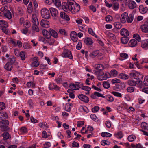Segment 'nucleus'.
Instances as JSON below:
<instances>
[{"label": "nucleus", "instance_id": "nucleus-1", "mask_svg": "<svg viewBox=\"0 0 148 148\" xmlns=\"http://www.w3.org/2000/svg\"><path fill=\"white\" fill-rule=\"evenodd\" d=\"M75 1L73 0H67V3L66 2L62 3V7L63 10L66 12H69L71 11V5L74 3Z\"/></svg>", "mask_w": 148, "mask_h": 148}, {"label": "nucleus", "instance_id": "nucleus-2", "mask_svg": "<svg viewBox=\"0 0 148 148\" xmlns=\"http://www.w3.org/2000/svg\"><path fill=\"white\" fill-rule=\"evenodd\" d=\"M3 14L4 16L8 19H10L12 18V14L9 10H8L7 6L1 8L0 10V15L2 14Z\"/></svg>", "mask_w": 148, "mask_h": 148}, {"label": "nucleus", "instance_id": "nucleus-3", "mask_svg": "<svg viewBox=\"0 0 148 148\" xmlns=\"http://www.w3.org/2000/svg\"><path fill=\"white\" fill-rule=\"evenodd\" d=\"M9 124V121L7 120H3L0 121V128L1 131H8L10 130V128L8 127Z\"/></svg>", "mask_w": 148, "mask_h": 148}, {"label": "nucleus", "instance_id": "nucleus-4", "mask_svg": "<svg viewBox=\"0 0 148 148\" xmlns=\"http://www.w3.org/2000/svg\"><path fill=\"white\" fill-rule=\"evenodd\" d=\"M32 20L33 23L32 26L33 29L37 32H39V29L38 27V25H39V22L35 14H32Z\"/></svg>", "mask_w": 148, "mask_h": 148}, {"label": "nucleus", "instance_id": "nucleus-5", "mask_svg": "<svg viewBox=\"0 0 148 148\" xmlns=\"http://www.w3.org/2000/svg\"><path fill=\"white\" fill-rule=\"evenodd\" d=\"M41 14L42 17L45 19H48L50 17L49 11L46 8H44L42 9Z\"/></svg>", "mask_w": 148, "mask_h": 148}, {"label": "nucleus", "instance_id": "nucleus-6", "mask_svg": "<svg viewBox=\"0 0 148 148\" xmlns=\"http://www.w3.org/2000/svg\"><path fill=\"white\" fill-rule=\"evenodd\" d=\"M70 11L73 14H75L78 12L80 10V6L75 2L74 3L71 5Z\"/></svg>", "mask_w": 148, "mask_h": 148}, {"label": "nucleus", "instance_id": "nucleus-7", "mask_svg": "<svg viewBox=\"0 0 148 148\" xmlns=\"http://www.w3.org/2000/svg\"><path fill=\"white\" fill-rule=\"evenodd\" d=\"M130 75L132 78L136 79H141L143 78V76L140 73L134 71L130 73Z\"/></svg>", "mask_w": 148, "mask_h": 148}, {"label": "nucleus", "instance_id": "nucleus-8", "mask_svg": "<svg viewBox=\"0 0 148 148\" xmlns=\"http://www.w3.org/2000/svg\"><path fill=\"white\" fill-rule=\"evenodd\" d=\"M62 55L64 57H67L70 59H72L73 58L71 51L67 50H64Z\"/></svg>", "mask_w": 148, "mask_h": 148}, {"label": "nucleus", "instance_id": "nucleus-9", "mask_svg": "<svg viewBox=\"0 0 148 148\" xmlns=\"http://www.w3.org/2000/svg\"><path fill=\"white\" fill-rule=\"evenodd\" d=\"M126 3L128 4V6L130 9H133L136 7V5L134 1L131 0H126Z\"/></svg>", "mask_w": 148, "mask_h": 148}, {"label": "nucleus", "instance_id": "nucleus-10", "mask_svg": "<svg viewBox=\"0 0 148 148\" xmlns=\"http://www.w3.org/2000/svg\"><path fill=\"white\" fill-rule=\"evenodd\" d=\"M78 97L81 100L85 103H87L89 101L88 97L83 94L78 95Z\"/></svg>", "mask_w": 148, "mask_h": 148}, {"label": "nucleus", "instance_id": "nucleus-11", "mask_svg": "<svg viewBox=\"0 0 148 148\" xmlns=\"http://www.w3.org/2000/svg\"><path fill=\"white\" fill-rule=\"evenodd\" d=\"M50 13L52 16L54 18H56L58 15V10L55 8H49Z\"/></svg>", "mask_w": 148, "mask_h": 148}, {"label": "nucleus", "instance_id": "nucleus-12", "mask_svg": "<svg viewBox=\"0 0 148 148\" xmlns=\"http://www.w3.org/2000/svg\"><path fill=\"white\" fill-rule=\"evenodd\" d=\"M95 73L97 76L98 79L99 80L101 81V80L100 79H102L104 74V73L103 71V70L95 71Z\"/></svg>", "mask_w": 148, "mask_h": 148}, {"label": "nucleus", "instance_id": "nucleus-13", "mask_svg": "<svg viewBox=\"0 0 148 148\" xmlns=\"http://www.w3.org/2000/svg\"><path fill=\"white\" fill-rule=\"evenodd\" d=\"M128 16V13L126 12H125L121 14V21L122 23H124L126 22Z\"/></svg>", "mask_w": 148, "mask_h": 148}, {"label": "nucleus", "instance_id": "nucleus-14", "mask_svg": "<svg viewBox=\"0 0 148 148\" xmlns=\"http://www.w3.org/2000/svg\"><path fill=\"white\" fill-rule=\"evenodd\" d=\"M142 31L145 33H148V23L146 22L141 26Z\"/></svg>", "mask_w": 148, "mask_h": 148}, {"label": "nucleus", "instance_id": "nucleus-15", "mask_svg": "<svg viewBox=\"0 0 148 148\" xmlns=\"http://www.w3.org/2000/svg\"><path fill=\"white\" fill-rule=\"evenodd\" d=\"M40 24L42 27L47 28L49 27V23L47 20L42 19L40 21Z\"/></svg>", "mask_w": 148, "mask_h": 148}, {"label": "nucleus", "instance_id": "nucleus-16", "mask_svg": "<svg viewBox=\"0 0 148 148\" xmlns=\"http://www.w3.org/2000/svg\"><path fill=\"white\" fill-rule=\"evenodd\" d=\"M121 34L125 37H127L130 34L129 32L125 28H123L121 30Z\"/></svg>", "mask_w": 148, "mask_h": 148}, {"label": "nucleus", "instance_id": "nucleus-17", "mask_svg": "<svg viewBox=\"0 0 148 148\" xmlns=\"http://www.w3.org/2000/svg\"><path fill=\"white\" fill-rule=\"evenodd\" d=\"M60 16L61 18L65 20L69 21L70 20L69 17L64 12L60 13Z\"/></svg>", "mask_w": 148, "mask_h": 148}, {"label": "nucleus", "instance_id": "nucleus-18", "mask_svg": "<svg viewBox=\"0 0 148 148\" xmlns=\"http://www.w3.org/2000/svg\"><path fill=\"white\" fill-rule=\"evenodd\" d=\"M50 35H51L53 37L56 38L58 36L57 33L54 30L51 28H49L48 29Z\"/></svg>", "mask_w": 148, "mask_h": 148}, {"label": "nucleus", "instance_id": "nucleus-19", "mask_svg": "<svg viewBox=\"0 0 148 148\" xmlns=\"http://www.w3.org/2000/svg\"><path fill=\"white\" fill-rule=\"evenodd\" d=\"M3 137V140H4L11 138V136L8 132H5L3 133L1 135Z\"/></svg>", "mask_w": 148, "mask_h": 148}, {"label": "nucleus", "instance_id": "nucleus-20", "mask_svg": "<svg viewBox=\"0 0 148 148\" xmlns=\"http://www.w3.org/2000/svg\"><path fill=\"white\" fill-rule=\"evenodd\" d=\"M137 40L135 39H132L131 40L129 43V45L131 47H135L137 45Z\"/></svg>", "mask_w": 148, "mask_h": 148}, {"label": "nucleus", "instance_id": "nucleus-21", "mask_svg": "<svg viewBox=\"0 0 148 148\" xmlns=\"http://www.w3.org/2000/svg\"><path fill=\"white\" fill-rule=\"evenodd\" d=\"M140 12L142 14H145L147 11V8L146 7H144L142 5H140L139 8Z\"/></svg>", "mask_w": 148, "mask_h": 148}, {"label": "nucleus", "instance_id": "nucleus-22", "mask_svg": "<svg viewBox=\"0 0 148 148\" xmlns=\"http://www.w3.org/2000/svg\"><path fill=\"white\" fill-rule=\"evenodd\" d=\"M38 58L37 57H35L33 58L32 64L33 66L37 67L39 65V63L38 62Z\"/></svg>", "mask_w": 148, "mask_h": 148}, {"label": "nucleus", "instance_id": "nucleus-23", "mask_svg": "<svg viewBox=\"0 0 148 148\" xmlns=\"http://www.w3.org/2000/svg\"><path fill=\"white\" fill-rule=\"evenodd\" d=\"M84 42L87 45H92L93 43L92 39L90 38L89 37L86 38L84 40Z\"/></svg>", "mask_w": 148, "mask_h": 148}, {"label": "nucleus", "instance_id": "nucleus-24", "mask_svg": "<svg viewBox=\"0 0 148 148\" xmlns=\"http://www.w3.org/2000/svg\"><path fill=\"white\" fill-rule=\"evenodd\" d=\"M142 47L145 49H147L148 48V40H144L142 42Z\"/></svg>", "mask_w": 148, "mask_h": 148}, {"label": "nucleus", "instance_id": "nucleus-25", "mask_svg": "<svg viewBox=\"0 0 148 148\" xmlns=\"http://www.w3.org/2000/svg\"><path fill=\"white\" fill-rule=\"evenodd\" d=\"M43 36L46 38L49 39L50 38L51 36L49 31L46 30H43L42 31Z\"/></svg>", "mask_w": 148, "mask_h": 148}, {"label": "nucleus", "instance_id": "nucleus-26", "mask_svg": "<svg viewBox=\"0 0 148 148\" xmlns=\"http://www.w3.org/2000/svg\"><path fill=\"white\" fill-rule=\"evenodd\" d=\"M95 69H96V71H101L103 70L104 69V66L101 64H98L95 65Z\"/></svg>", "mask_w": 148, "mask_h": 148}, {"label": "nucleus", "instance_id": "nucleus-27", "mask_svg": "<svg viewBox=\"0 0 148 148\" xmlns=\"http://www.w3.org/2000/svg\"><path fill=\"white\" fill-rule=\"evenodd\" d=\"M110 77L111 75L110 73L108 72H106L104 73V75L102 77V79L101 78L100 79L101 80H105L107 79Z\"/></svg>", "mask_w": 148, "mask_h": 148}, {"label": "nucleus", "instance_id": "nucleus-28", "mask_svg": "<svg viewBox=\"0 0 148 148\" xmlns=\"http://www.w3.org/2000/svg\"><path fill=\"white\" fill-rule=\"evenodd\" d=\"M4 68L8 71H10L12 69V65L9 62H7L4 66Z\"/></svg>", "mask_w": 148, "mask_h": 148}, {"label": "nucleus", "instance_id": "nucleus-29", "mask_svg": "<svg viewBox=\"0 0 148 148\" xmlns=\"http://www.w3.org/2000/svg\"><path fill=\"white\" fill-rule=\"evenodd\" d=\"M99 53L98 50L94 51L90 54V56L92 58H94L97 56Z\"/></svg>", "mask_w": 148, "mask_h": 148}, {"label": "nucleus", "instance_id": "nucleus-30", "mask_svg": "<svg viewBox=\"0 0 148 148\" xmlns=\"http://www.w3.org/2000/svg\"><path fill=\"white\" fill-rule=\"evenodd\" d=\"M8 26V23L4 20H0V27L1 28L7 27Z\"/></svg>", "mask_w": 148, "mask_h": 148}, {"label": "nucleus", "instance_id": "nucleus-31", "mask_svg": "<svg viewBox=\"0 0 148 148\" xmlns=\"http://www.w3.org/2000/svg\"><path fill=\"white\" fill-rule=\"evenodd\" d=\"M19 56L23 60H25L27 57L26 53L23 51H21L20 53Z\"/></svg>", "mask_w": 148, "mask_h": 148}, {"label": "nucleus", "instance_id": "nucleus-32", "mask_svg": "<svg viewBox=\"0 0 148 148\" xmlns=\"http://www.w3.org/2000/svg\"><path fill=\"white\" fill-rule=\"evenodd\" d=\"M141 126L142 128L145 130H148V124L145 122L141 123Z\"/></svg>", "mask_w": 148, "mask_h": 148}, {"label": "nucleus", "instance_id": "nucleus-33", "mask_svg": "<svg viewBox=\"0 0 148 148\" xmlns=\"http://www.w3.org/2000/svg\"><path fill=\"white\" fill-rule=\"evenodd\" d=\"M129 40V38L127 37L124 36L121 38V42L122 43L124 44L127 43Z\"/></svg>", "mask_w": 148, "mask_h": 148}, {"label": "nucleus", "instance_id": "nucleus-34", "mask_svg": "<svg viewBox=\"0 0 148 148\" xmlns=\"http://www.w3.org/2000/svg\"><path fill=\"white\" fill-rule=\"evenodd\" d=\"M114 25L115 27L117 29H120L122 27V24L119 22H115L114 24Z\"/></svg>", "mask_w": 148, "mask_h": 148}, {"label": "nucleus", "instance_id": "nucleus-35", "mask_svg": "<svg viewBox=\"0 0 148 148\" xmlns=\"http://www.w3.org/2000/svg\"><path fill=\"white\" fill-rule=\"evenodd\" d=\"M137 81L134 80H129L128 81V83L131 86H135L137 84Z\"/></svg>", "mask_w": 148, "mask_h": 148}, {"label": "nucleus", "instance_id": "nucleus-36", "mask_svg": "<svg viewBox=\"0 0 148 148\" xmlns=\"http://www.w3.org/2000/svg\"><path fill=\"white\" fill-rule=\"evenodd\" d=\"M8 118V116L5 112H0V119Z\"/></svg>", "mask_w": 148, "mask_h": 148}, {"label": "nucleus", "instance_id": "nucleus-37", "mask_svg": "<svg viewBox=\"0 0 148 148\" xmlns=\"http://www.w3.org/2000/svg\"><path fill=\"white\" fill-rule=\"evenodd\" d=\"M119 78L124 79H128L129 76L125 74L121 73L119 75Z\"/></svg>", "mask_w": 148, "mask_h": 148}, {"label": "nucleus", "instance_id": "nucleus-38", "mask_svg": "<svg viewBox=\"0 0 148 148\" xmlns=\"http://www.w3.org/2000/svg\"><path fill=\"white\" fill-rule=\"evenodd\" d=\"M134 19L133 16L131 14H130L128 17L127 19V22L128 23H131L133 21Z\"/></svg>", "mask_w": 148, "mask_h": 148}, {"label": "nucleus", "instance_id": "nucleus-39", "mask_svg": "<svg viewBox=\"0 0 148 148\" xmlns=\"http://www.w3.org/2000/svg\"><path fill=\"white\" fill-rule=\"evenodd\" d=\"M77 84H75L73 83H71L69 85V87L71 89L73 90H79V88H77Z\"/></svg>", "mask_w": 148, "mask_h": 148}, {"label": "nucleus", "instance_id": "nucleus-40", "mask_svg": "<svg viewBox=\"0 0 148 148\" xmlns=\"http://www.w3.org/2000/svg\"><path fill=\"white\" fill-rule=\"evenodd\" d=\"M103 87L106 89H108L110 86L109 82L108 81H104L103 82Z\"/></svg>", "mask_w": 148, "mask_h": 148}, {"label": "nucleus", "instance_id": "nucleus-41", "mask_svg": "<svg viewBox=\"0 0 148 148\" xmlns=\"http://www.w3.org/2000/svg\"><path fill=\"white\" fill-rule=\"evenodd\" d=\"M101 135L103 137H110L112 136V134L107 132H103L101 133Z\"/></svg>", "mask_w": 148, "mask_h": 148}, {"label": "nucleus", "instance_id": "nucleus-42", "mask_svg": "<svg viewBox=\"0 0 148 148\" xmlns=\"http://www.w3.org/2000/svg\"><path fill=\"white\" fill-rule=\"evenodd\" d=\"M137 84L138 87L142 88L144 85L143 84V82L141 80H137Z\"/></svg>", "mask_w": 148, "mask_h": 148}, {"label": "nucleus", "instance_id": "nucleus-43", "mask_svg": "<svg viewBox=\"0 0 148 148\" xmlns=\"http://www.w3.org/2000/svg\"><path fill=\"white\" fill-rule=\"evenodd\" d=\"M136 139V136L134 135H131L128 136V139L130 142H132Z\"/></svg>", "mask_w": 148, "mask_h": 148}, {"label": "nucleus", "instance_id": "nucleus-44", "mask_svg": "<svg viewBox=\"0 0 148 148\" xmlns=\"http://www.w3.org/2000/svg\"><path fill=\"white\" fill-rule=\"evenodd\" d=\"M88 32L90 34H91L96 38H97V36L96 35L92 29L91 28H89L88 29Z\"/></svg>", "mask_w": 148, "mask_h": 148}, {"label": "nucleus", "instance_id": "nucleus-45", "mask_svg": "<svg viewBox=\"0 0 148 148\" xmlns=\"http://www.w3.org/2000/svg\"><path fill=\"white\" fill-rule=\"evenodd\" d=\"M81 87H79V88L82 89L84 90L90 91L91 90V88L88 86H81Z\"/></svg>", "mask_w": 148, "mask_h": 148}, {"label": "nucleus", "instance_id": "nucleus-46", "mask_svg": "<svg viewBox=\"0 0 148 148\" xmlns=\"http://www.w3.org/2000/svg\"><path fill=\"white\" fill-rule=\"evenodd\" d=\"M133 37L136 39L137 41H138V42H140L141 40V38L140 36L138 34H134L133 35Z\"/></svg>", "mask_w": 148, "mask_h": 148}, {"label": "nucleus", "instance_id": "nucleus-47", "mask_svg": "<svg viewBox=\"0 0 148 148\" xmlns=\"http://www.w3.org/2000/svg\"><path fill=\"white\" fill-rule=\"evenodd\" d=\"M112 93L115 96L122 97V94L118 92L113 91L112 92Z\"/></svg>", "mask_w": 148, "mask_h": 148}, {"label": "nucleus", "instance_id": "nucleus-48", "mask_svg": "<svg viewBox=\"0 0 148 148\" xmlns=\"http://www.w3.org/2000/svg\"><path fill=\"white\" fill-rule=\"evenodd\" d=\"M53 2H54L55 5L58 7L60 6L61 5L60 0H53Z\"/></svg>", "mask_w": 148, "mask_h": 148}, {"label": "nucleus", "instance_id": "nucleus-49", "mask_svg": "<svg viewBox=\"0 0 148 148\" xmlns=\"http://www.w3.org/2000/svg\"><path fill=\"white\" fill-rule=\"evenodd\" d=\"M106 99L110 102H112L114 101V98L113 97L110 95H108L106 97Z\"/></svg>", "mask_w": 148, "mask_h": 148}, {"label": "nucleus", "instance_id": "nucleus-50", "mask_svg": "<svg viewBox=\"0 0 148 148\" xmlns=\"http://www.w3.org/2000/svg\"><path fill=\"white\" fill-rule=\"evenodd\" d=\"M59 32L61 34L64 35L65 36L67 35V33L66 31L63 29H60L59 30Z\"/></svg>", "mask_w": 148, "mask_h": 148}, {"label": "nucleus", "instance_id": "nucleus-51", "mask_svg": "<svg viewBox=\"0 0 148 148\" xmlns=\"http://www.w3.org/2000/svg\"><path fill=\"white\" fill-rule=\"evenodd\" d=\"M118 73V72L115 70H112L111 71V74L114 77H116Z\"/></svg>", "mask_w": 148, "mask_h": 148}, {"label": "nucleus", "instance_id": "nucleus-52", "mask_svg": "<svg viewBox=\"0 0 148 148\" xmlns=\"http://www.w3.org/2000/svg\"><path fill=\"white\" fill-rule=\"evenodd\" d=\"M111 82L112 84L119 83L121 82V81L119 79L114 78L112 80Z\"/></svg>", "mask_w": 148, "mask_h": 148}, {"label": "nucleus", "instance_id": "nucleus-53", "mask_svg": "<svg viewBox=\"0 0 148 148\" xmlns=\"http://www.w3.org/2000/svg\"><path fill=\"white\" fill-rule=\"evenodd\" d=\"M143 83L145 85L147 86H148V76H146L145 77Z\"/></svg>", "mask_w": 148, "mask_h": 148}, {"label": "nucleus", "instance_id": "nucleus-54", "mask_svg": "<svg viewBox=\"0 0 148 148\" xmlns=\"http://www.w3.org/2000/svg\"><path fill=\"white\" fill-rule=\"evenodd\" d=\"M17 11L19 13V15L21 16H22L23 14V10L21 8L18 7L17 9Z\"/></svg>", "mask_w": 148, "mask_h": 148}, {"label": "nucleus", "instance_id": "nucleus-55", "mask_svg": "<svg viewBox=\"0 0 148 148\" xmlns=\"http://www.w3.org/2000/svg\"><path fill=\"white\" fill-rule=\"evenodd\" d=\"M49 136V135H47L46 132L45 131H43L42 132V136L43 138H46Z\"/></svg>", "mask_w": 148, "mask_h": 148}, {"label": "nucleus", "instance_id": "nucleus-56", "mask_svg": "<svg viewBox=\"0 0 148 148\" xmlns=\"http://www.w3.org/2000/svg\"><path fill=\"white\" fill-rule=\"evenodd\" d=\"M115 136L117 138H121L123 137V135L121 132H119L117 134H115Z\"/></svg>", "mask_w": 148, "mask_h": 148}, {"label": "nucleus", "instance_id": "nucleus-57", "mask_svg": "<svg viewBox=\"0 0 148 148\" xmlns=\"http://www.w3.org/2000/svg\"><path fill=\"white\" fill-rule=\"evenodd\" d=\"M112 19V17L110 15H108L106 17V20L108 22L111 21Z\"/></svg>", "mask_w": 148, "mask_h": 148}, {"label": "nucleus", "instance_id": "nucleus-58", "mask_svg": "<svg viewBox=\"0 0 148 148\" xmlns=\"http://www.w3.org/2000/svg\"><path fill=\"white\" fill-rule=\"evenodd\" d=\"M127 90L128 92L131 93L134 91V88L133 87H129L127 88Z\"/></svg>", "mask_w": 148, "mask_h": 148}, {"label": "nucleus", "instance_id": "nucleus-59", "mask_svg": "<svg viewBox=\"0 0 148 148\" xmlns=\"http://www.w3.org/2000/svg\"><path fill=\"white\" fill-rule=\"evenodd\" d=\"M120 56L122 58L126 59L128 57V55L125 53H121L120 54Z\"/></svg>", "mask_w": 148, "mask_h": 148}, {"label": "nucleus", "instance_id": "nucleus-60", "mask_svg": "<svg viewBox=\"0 0 148 148\" xmlns=\"http://www.w3.org/2000/svg\"><path fill=\"white\" fill-rule=\"evenodd\" d=\"M99 107L98 106H95L92 108V111L93 112H96L99 110Z\"/></svg>", "mask_w": 148, "mask_h": 148}, {"label": "nucleus", "instance_id": "nucleus-61", "mask_svg": "<svg viewBox=\"0 0 148 148\" xmlns=\"http://www.w3.org/2000/svg\"><path fill=\"white\" fill-rule=\"evenodd\" d=\"M73 35L70 36L71 40L74 42L76 41L77 40V35H75L73 36Z\"/></svg>", "mask_w": 148, "mask_h": 148}, {"label": "nucleus", "instance_id": "nucleus-62", "mask_svg": "<svg viewBox=\"0 0 148 148\" xmlns=\"http://www.w3.org/2000/svg\"><path fill=\"white\" fill-rule=\"evenodd\" d=\"M20 131L22 133H25L27 131V129L25 127H22L20 129Z\"/></svg>", "mask_w": 148, "mask_h": 148}, {"label": "nucleus", "instance_id": "nucleus-63", "mask_svg": "<svg viewBox=\"0 0 148 148\" xmlns=\"http://www.w3.org/2000/svg\"><path fill=\"white\" fill-rule=\"evenodd\" d=\"M5 108V105L4 103L1 102L0 103V111L3 110Z\"/></svg>", "mask_w": 148, "mask_h": 148}, {"label": "nucleus", "instance_id": "nucleus-64", "mask_svg": "<svg viewBox=\"0 0 148 148\" xmlns=\"http://www.w3.org/2000/svg\"><path fill=\"white\" fill-rule=\"evenodd\" d=\"M54 39L53 38H51L48 40L47 42L50 45H52L54 42Z\"/></svg>", "mask_w": 148, "mask_h": 148}]
</instances>
